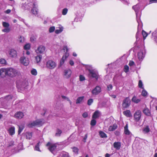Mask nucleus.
I'll list each match as a JSON object with an SVG mask.
<instances>
[{
	"label": "nucleus",
	"mask_w": 157,
	"mask_h": 157,
	"mask_svg": "<svg viewBox=\"0 0 157 157\" xmlns=\"http://www.w3.org/2000/svg\"><path fill=\"white\" fill-rule=\"evenodd\" d=\"M7 75V68H2L0 69V77H4Z\"/></svg>",
	"instance_id": "obj_18"
},
{
	"label": "nucleus",
	"mask_w": 157,
	"mask_h": 157,
	"mask_svg": "<svg viewBox=\"0 0 157 157\" xmlns=\"http://www.w3.org/2000/svg\"><path fill=\"white\" fill-rule=\"evenodd\" d=\"M68 10L67 8L64 9L62 11V13L63 15H65L67 13Z\"/></svg>",
	"instance_id": "obj_52"
},
{
	"label": "nucleus",
	"mask_w": 157,
	"mask_h": 157,
	"mask_svg": "<svg viewBox=\"0 0 157 157\" xmlns=\"http://www.w3.org/2000/svg\"><path fill=\"white\" fill-rule=\"evenodd\" d=\"M72 71L70 69H67L65 70L63 72V76L64 78H69L71 75Z\"/></svg>",
	"instance_id": "obj_9"
},
{
	"label": "nucleus",
	"mask_w": 157,
	"mask_h": 157,
	"mask_svg": "<svg viewBox=\"0 0 157 157\" xmlns=\"http://www.w3.org/2000/svg\"><path fill=\"white\" fill-rule=\"evenodd\" d=\"M107 90L110 91L112 90L113 89V86L112 84H109L107 86Z\"/></svg>",
	"instance_id": "obj_48"
},
{
	"label": "nucleus",
	"mask_w": 157,
	"mask_h": 157,
	"mask_svg": "<svg viewBox=\"0 0 157 157\" xmlns=\"http://www.w3.org/2000/svg\"><path fill=\"white\" fill-rule=\"evenodd\" d=\"M140 4L138 3L136 5L134 6H132V8L135 11L136 16V20L137 22L138 23V28L139 26H140L141 27L142 26V23L140 21V13H139V11L140 10Z\"/></svg>",
	"instance_id": "obj_1"
},
{
	"label": "nucleus",
	"mask_w": 157,
	"mask_h": 157,
	"mask_svg": "<svg viewBox=\"0 0 157 157\" xmlns=\"http://www.w3.org/2000/svg\"><path fill=\"white\" fill-rule=\"evenodd\" d=\"M45 50V47L44 46L40 45L36 50V52L37 53L42 54L44 52Z\"/></svg>",
	"instance_id": "obj_17"
},
{
	"label": "nucleus",
	"mask_w": 157,
	"mask_h": 157,
	"mask_svg": "<svg viewBox=\"0 0 157 157\" xmlns=\"http://www.w3.org/2000/svg\"><path fill=\"white\" fill-rule=\"evenodd\" d=\"M129 69V67L127 65L125 66L124 69V71L126 73H127Z\"/></svg>",
	"instance_id": "obj_51"
},
{
	"label": "nucleus",
	"mask_w": 157,
	"mask_h": 157,
	"mask_svg": "<svg viewBox=\"0 0 157 157\" xmlns=\"http://www.w3.org/2000/svg\"><path fill=\"white\" fill-rule=\"evenodd\" d=\"M26 138L30 140L32 137V134L31 132H26L25 134Z\"/></svg>",
	"instance_id": "obj_32"
},
{
	"label": "nucleus",
	"mask_w": 157,
	"mask_h": 157,
	"mask_svg": "<svg viewBox=\"0 0 157 157\" xmlns=\"http://www.w3.org/2000/svg\"><path fill=\"white\" fill-rule=\"evenodd\" d=\"M93 102V100L92 98L89 99L87 101V104L89 105H90Z\"/></svg>",
	"instance_id": "obj_49"
},
{
	"label": "nucleus",
	"mask_w": 157,
	"mask_h": 157,
	"mask_svg": "<svg viewBox=\"0 0 157 157\" xmlns=\"http://www.w3.org/2000/svg\"><path fill=\"white\" fill-rule=\"evenodd\" d=\"M130 104V101L128 97L126 98L123 101L122 106L124 108L128 107Z\"/></svg>",
	"instance_id": "obj_13"
},
{
	"label": "nucleus",
	"mask_w": 157,
	"mask_h": 157,
	"mask_svg": "<svg viewBox=\"0 0 157 157\" xmlns=\"http://www.w3.org/2000/svg\"><path fill=\"white\" fill-rule=\"evenodd\" d=\"M18 41L21 43H23L25 41V38L24 36H20L18 37Z\"/></svg>",
	"instance_id": "obj_36"
},
{
	"label": "nucleus",
	"mask_w": 157,
	"mask_h": 157,
	"mask_svg": "<svg viewBox=\"0 0 157 157\" xmlns=\"http://www.w3.org/2000/svg\"><path fill=\"white\" fill-rule=\"evenodd\" d=\"M35 60L36 62V63H38L41 60L42 56L40 55H38L35 57Z\"/></svg>",
	"instance_id": "obj_31"
},
{
	"label": "nucleus",
	"mask_w": 157,
	"mask_h": 157,
	"mask_svg": "<svg viewBox=\"0 0 157 157\" xmlns=\"http://www.w3.org/2000/svg\"><path fill=\"white\" fill-rule=\"evenodd\" d=\"M63 27H61L59 28V29H57L55 30V32L56 34H59L61 32L63 31Z\"/></svg>",
	"instance_id": "obj_38"
},
{
	"label": "nucleus",
	"mask_w": 157,
	"mask_h": 157,
	"mask_svg": "<svg viewBox=\"0 0 157 157\" xmlns=\"http://www.w3.org/2000/svg\"><path fill=\"white\" fill-rule=\"evenodd\" d=\"M101 88L99 86H97L92 91V93L93 95H96L101 92Z\"/></svg>",
	"instance_id": "obj_16"
},
{
	"label": "nucleus",
	"mask_w": 157,
	"mask_h": 157,
	"mask_svg": "<svg viewBox=\"0 0 157 157\" xmlns=\"http://www.w3.org/2000/svg\"><path fill=\"white\" fill-rule=\"evenodd\" d=\"M18 88L23 89L25 88L26 86V84L25 81L23 82H17L16 84Z\"/></svg>",
	"instance_id": "obj_14"
},
{
	"label": "nucleus",
	"mask_w": 157,
	"mask_h": 157,
	"mask_svg": "<svg viewBox=\"0 0 157 157\" xmlns=\"http://www.w3.org/2000/svg\"><path fill=\"white\" fill-rule=\"evenodd\" d=\"M117 126L116 124H114L113 126H109V131H111L115 130L117 128Z\"/></svg>",
	"instance_id": "obj_34"
},
{
	"label": "nucleus",
	"mask_w": 157,
	"mask_h": 157,
	"mask_svg": "<svg viewBox=\"0 0 157 157\" xmlns=\"http://www.w3.org/2000/svg\"><path fill=\"white\" fill-rule=\"evenodd\" d=\"M79 80L81 81H82L85 80V77L82 75H80L79 76Z\"/></svg>",
	"instance_id": "obj_56"
},
{
	"label": "nucleus",
	"mask_w": 157,
	"mask_h": 157,
	"mask_svg": "<svg viewBox=\"0 0 157 157\" xmlns=\"http://www.w3.org/2000/svg\"><path fill=\"white\" fill-rule=\"evenodd\" d=\"M100 113L97 110L95 111L93 115L92 116V118H93L96 119L99 117L100 116Z\"/></svg>",
	"instance_id": "obj_25"
},
{
	"label": "nucleus",
	"mask_w": 157,
	"mask_h": 157,
	"mask_svg": "<svg viewBox=\"0 0 157 157\" xmlns=\"http://www.w3.org/2000/svg\"><path fill=\"white\" fill-rule=\"evenodd\" d=\"M11 10L10 9H8L5 11V13H9L11 12Z\"/></svg>",
	"instance_id": "obj_64"
},
{
	"label": "nucleus",
	"mask_w": 157,
	"mask_h": 157,
	"mask_svg": "<svg viewBox=\"0 0 157 157\" xmlns=\"http://www.w3.org/2000/svg\"><path fill=\"white\" fill-rule=\"evenodd\" d=\"M132 100L133 102L136 103H139L140 101V99L137 98L135 96L133 97Z\"/></svg>",
	"instance_id": "obj_33"
},
{
	"label": "nucleus",
	"mask_w": 157,
	"mask_h": 157,
	"mask_svg": "<svg viewBox=\"0 0 157 157\" xmlns=\"http://www.w3.org/2000/svg\"><path fill=\"white\" fill-rule=\"evenodd\" d=\"M48 147L49 150L54 155H55L54 153L57 147L56 144H53L51 142H48L46 145Z\"/></svg>",
	"instance_id": "obj_7"
},
{
	"label": "nucleus",
	"mask_w": 157,
	"mask_h": 157,
	"mask_svg": "<svg viewBox=\"0 0 157 157\" xmlns=\"http://www.w3.org/2000/svg\"><path fill=\"white\" fill-rule=\"evenodd\" d=\"M150 129L149 127V126H147L145 127L144 128L143 130V133L144 134H147L148 133L150 132Z\"/></svg>",
	"instance_id": "obj_28"
},
{
	"label": "nucleus",
	"mask_w": 157,
	"mask_h": 157,
	"mask_svg": "<svg viewBox=\"0 0 157 157\" xmlns=\"http://www.w3.org/2000/svg\"><path fill=\"white\" fill-rule=\"evenodd\" d=\"M31 73L32 75H36L37 74L36 70L35 69H32L31 71Z\"/></svg>",
	"instance_id": "obj_45"
},
{
	"label": "nucleus",
	"mask_w": 157,
	"mask_h": 157,
	"mask_svg": "<svg viewBox=\"0 0 157 157\" xmlns=\"http://www.w3.org/2000/svg\"><path fill=\"white\" fill-rule=\"evenodd\" d=\"M123 114L127 117H130L131 116V113L129 110H127L123 112Z\"/></svg>",
	"instance_id": "obj_27"
},
{
	"label": "nucleus",
	"mask_w": 157,
	"mask_h": 157,
	"mask_svg": "<svg viewBox=\"0 0 157 157\" xmlns=\"http://www.w3.org/2000/svg\"><path fill=\"white\" fill-rule=\"evenodd\" d=\"M113 147L117 150L120 149L121 146V143L120 142H115L113 143Z\"/></svg>",
	"instance_id": "obj_24"
},
{
	"label": "nucleus",
	"mask_w": 157,
	"mask_h": 157,
	"mask_svg": "<svg viewBox=\"0 0 157 157\" xmlns=\"http://www.w3.org/2000/svg\"><path fill=\"white\" fill-rule=\"evenodd\" d=\"M44 124L43 122L41 119L37 120L35 121L30 122L28 124V127L29 128H32L34 126H40Z\"/></svg>",
	"instance_id": "obj_3"
},
{
	"label": "nucleus",
	"mask_w": 157,
	"mask_h": 157,
	"mask_svg": "<svg viewBox=\"0 0 157 157\" xmlns=\"http://www.w3.org/2000/svg\"><path fill=\"white\" fill-rule=\"evenodd\" d=\"M0 63L2 64L5 65L6 63V61L5 59L2 58L0 59Z\"/></svg>",
	"instance_id": "obj_42"
},
{
	"label": "nucleus",
	"mask_w": 157,
	"mask_h": 157,
	"mask_svg": "<svg viewBox=\"0 0 157 157\" xmlns=\"http://www.w3.org/2000/svg\"><path fill=\"white\" fill-rule=\"evenodd\" d=\"M8 146H11L13 145L14 142L13 141L11 140L9 141L8 143Z\"/></svg>",
	"instance_id": "obj_57"
},
{
	"label": "nucleus",
	"mask_w": 157,
	"mask_h": 157,
	"mask_svg": "<svg viewBox=\"0 0 157 157\" xmlns=\"http://www.w3.org/2000/svg\"><path fill=\"white\" fill-rule=\"evenodd\" d=\"M7 75L11 77H14L17 75V71L15 69L9 67L7 68Z\"/></svg>",
	"instance_id": "obj_5"
},
{
	"label": "nucleus",
	"mask_w": 157,
	"mask_h": 157,
	"mask_svg": "<svg viewBox=\"0 0 157 157\" xmlns=\"http://www.w3.org/2000/svg\"><path fill=\"white\" fill-rule=\"evenodd\" d=\"M19 129L18 131V134H20L24 128V126L23 125L19 126Z\"/></svg>",
	"instance_id": "obj_41"
},
{
	"label": "nucleus",
	"mask_w": 157,
	"mask_h": 157,
	"mask_svg": "<svg viewBox=\"0 0 157 157\" xmlns=\"http://www.w3.org/2000/svg\"><path fill=\"white\" fill-rule=\"evenodd\" d=\"M12 96L11 95H8L5 97V99L7 101H9L12 99Z\"/></svg>",
	"instance_id": "obj_50"
},
{
	"label": "nucleus",
	"mask_w": 157,
	"mask_h": 157,
	"mask_svg": "<svg viewBox=\"0 0 157 157\" xmlns=\"http://www.w3.org/2000/svg\"><path fill=\"white\" fill-rule=\"evenodd\" d=\"M96 123V121L95 120L93 119L91 120L90 123L91 125L92 126L95 125Z\"/></svg>",
	"instance_id": "obj_53"
},
{
	"label": "nucleus",
	"mask_w": 157,
	"mask_h": 157,
	"mask_svg": "<svg viewBox=\"0 0 157 157\" xmlns=\"http://www.w3.org/2000/svg\"><path fill=\"white\" fill-rule=\"evenodd\" d=\"M87 138V134H86L85 135V136H84V138H83V140H84V142H86V140Z\"/></svg>",
	"instance_id": "obj_60"
},
{
	"label": "nucleus",
	"mask_w": 157,
	"mask_h": 157,
	"mask_svg": "<svg viewBox=\"0 0 157 157\" xmlns=\"http://www.w3.org/2000/svg\"><path fill=\"white\" fill-rule=\"evenodd\" d=\"M41 143L40 141H39L37 144L35 145L34 147V150L39 151H41L40 149V145Z\"/></svg>",
	"instance_id": "obj_29"
},
{
	"label": "nucleus",
	"mask_w": 157,
	"mask_h": 157,
	"mask_svg": "<svg viewBox=\"0 0 157 157\" xmlns=\"http://www.w3.org/2000/svg\"><path fill=\"white\" fill-rule=\"evenodd\" d=\"M69 63L71 66H72L74 65V63L72 60H71L69 62Z\"/></svg>",
	"instance_id": "obj_63"
},
{
	"label": "nucleus",
	"mask_w": 157,
	"mask_h": 157,
	"mask_svg": "<svg viewBox=\"0 0 157 157\" xmlns=\"http://www.w3.org/2000/svg\"><path fill=\"white\" fill-rule=\"evenodd\" d=\"M138 86L139 88H144V87L143 86V84L141 80H139V81Z\"/></svg>",
	"instance_id": "obj_47"
},
{
	"label": "nucleus",
	"mask_w": 157,
	"mask_h": 157,
	"mask_svg": "<svg viewBox=\"0 0 157 157\" xmlns=\"http://www.w3.org/2000/svg\"><path fill=\"white\" fill-rule=\"evenodd\" d=\"M55 30V27L54 26H52L50 27L49 29V32L50 33H52Z\"/></svg>",
	"instance_id": "obj_54"
},
{
	"label": "nucleus",
	"mask_w": 157,
	"mask_h": 157,
	"mask_svg": "<svg viewBox=\"0 0 157 157\" xmlns=\"http://www.w3.org/2000/svg\"><path fill=\"white\" fill-rule=\"evenodd\" d=\"M9 53L10 57L11 58H15L17 56V52L14 49H10Z\"/></svg>",
	"instance_id": "obj_15"
},
{
	"label": "nucleus",
	"mask_w": 157,
	"mask_h": 157,
	"mask_svg": "<svg viewBox=\"0 0 157 157\" xmlns=\"http://www.w3.org/2000/svg\"><path fill=\"white\" fill-rule=\"evenodd\" d=\"M73 151L76 154H77L78 153V148L74 147L72 148Z\"/></svg>",
	"instance_id": "obj_46"
},
{
	"label": "nucleus",
	"mask_w": 157,
	"mask_h": 157,
	"mask_svg": "<svg viewBox=\"0 0 157 157\" xmlns=\"http://www.w3.org/2000/svg\"><path fill=\"white\" fill-rule=\"evenodd\" d=\"M143 90L142 92V95L143 96L146 97L147 95V91L145 90L144 89H143Z\"/></svg>",
	"instance_id": "obj_43"
},
{
	"label": "nucleus",
	"mask_w": 157,
	"mask_h": 157,
	"mask_svg": "<svg viewBox=\"0 0 157 157\" xmlns=\"http://www.w3.org/2000/svg\"><path fill=\"white\" fill-rule=\"evenodd\" d=\"M84 98V96H83L78 97L76 100V104H78L81 103L83 100Z\"/></svg>",
	"instance_id": "obj_30"
},
{
	"label": "nucleus",
	"mask_w": 157,
	"mask_h": 157,
	"mask_svg": "<svg viewBox=\"0 0 157 157\" xmlns=\"http://www.w3.org/2000/svg\"><path fill=\"white\" fill-rule=\"evenodd\" d=\"M150 3H157V0H150Z\"/></svg>",
	"instance_id": "obj_62"
},
{
	"label": "nucleus",
	"mask_w": 157,
	"mask_h": 157,
	"mask_svg": "<svg viewBox=\"0 0 157 157\" xmlns=\"http://www.w3.org/2000/svg\"><path fill=\"white\" fill-rule=\"evenodd\" d=\"M89 77L90 78H94L96 80H98L99 77L98 71L94 69H89Z\"/></svg>",
	"instance_id": "obj_4"
},
{
	"label": "nucleus",
	"mask_w": 157,
	"mask_h": 157,
	"mask_svg": "<svg viewBox=\"0 0 157 157\" xmlns=\"http://www.w3.org/2000/svg\"><path fill=\"white\" fill-rule=\"evenodd\" d=\"M99 135L102 138H106L107 137L106 135L103 131H100L99 132Z\"/></svg>",
	"instance_id": "obj_35"
},
{
	"label": "nucleus",
	"mask_w": 157,
	"mask_h": 157,
	"mask_svg": "<svg viewBox=\"0 0 157 157\" xmlns=\"http://www.w3.org/2000/svg\"><path fill=\"white\" fill-rule=\"evenodd\" d=\"M2 25L3 27L5 28L4 29L2 30L3 32L8 33L10 31V29L9 27L10 24L9 23L6 22H3Z\"/></svg>",
	"instance_id": "obj_10"
},
{
	"label": "nucleus",
	"mask_w": 157,
	"mask_h": 157,
	"mask_svg": "<svg viewBox=\"0 0 157 157\" xmlns=\"http://www.w3.org/2000/svg\"><path fill=\"white\" fill-rule=\"evenodd\" d=\"M62 133V131L61 130L59 129H57L56 131L55 136H59Z\"/></svg>",
	"instance_id": "obj_37"
},
{
	"label": "nucleus",
	"mask_w": 157,
	"mask_h": 157,
	"mask_svg": "<svg viewBox=\"0 0 157 157\" xmlns=\"http://www.w3.org/2000/svg\"><path fill=\"white\" fill-rule=\"evenodd\" d=\"M20 62L25 66L28 65L29 63V61L28 58L24 56H21L20 59Z\"/></svg>",
	"instance_id": "obj_11"
},
{
	"label": "nucleus",
	"mask_w": 157,
	"mask_h": 157,
	"mask_svg": "<svg viewBox=\"0 0 157 157\" xmlns=\"http://www.w3.org/2000/svg\"><path fill=\"white\" fill-rule=\"evenodd\" d=\"M128 124H127L124 127V133L125 135L129 136L130 137H131L132 136V135L128 130Z\"/></svg>",
	"instance_id": "obj_21"
},
{
	"label": "nucleus",
	"mask_w": 157,
	"mask_h": 157,
	"mask_svg": "<svg viewBox=\"0 0 157 157\" xmlns=\"http://www.w3.org/2000/svg\"><path fill=\"white\" fill-rule=\"evenodd\" d=\"M24 116V114L22 112H17L15 113L14 117L17 119H21Z\"/></svg>",
	"instance_id": "obj_20"
},
{
	"label": "nucleus",
	"mask_w": 157,
	"mask_h": 157,
	"mask_svg": "<svg viewBox=\"0 0 157 157\" xmlns=\"http://www.w3.org/2000/svg\"><path fill=\"white\" fill-rule=\"evenodd\" d=\"M134 64V62L133 61H130L129 63V65L130 66H132Z\"/></svg>",
	"instance_id": "obj_59"
},
{
	"label": "nucleus",
	"mask_w": 157,
	"mask_h": 157,
	"mask_svg": "<svg viewBox=\"0 0 157 157\" xmlns=\"http://www.w3.org/2000/svg\"><path fill=\"white\" fill-rule=\"evenodd\" d=\"M82 117L84 118H86L88 116V113L86 112L84 113L82 115Z\"/></svg>",
	"instance_id": "obj_58"
},
{
	"label": "nucleus",
	"mask_w": 157,
	"mask_h": 157,
	"mask_svg": "<svg viewBox=\"0 0 157 157\" xmlns=\"http://www.w3.org/2000/svg\"><path fill=\"white\" fill-rule=\"evenodd\" d=\"M141 111L139 110L136 111L134 115V120L136 122L139 121L141 118Z\"/></svg>",
	"instance_id": "obj_8"
},
{
	"label": "nucleus",
	"mask_w": 157,
	"mask_h": 157,
	"mask_svg": "<svg viewBox=\"0 0 157 157\" xmlns=\"http://www.w3.org/2000/svg\"><path fill=\"white\" fill-rule=\"evenodd\" d=\"M8 132L9 134L12 136L15 134V128L14 126H11L8 130Z\"/></svg>",
	"instance_id": "obj_23"
},
{
	"label": "nucleus",
	"mask_w": 157,
	"mask_h": 157,
	"mask_svg": "<svg viewBox=\"0 0 157 157\" xmlns=\"http://www.w3.org/2000/svg\"><path fill=\"white\" fill-rule=\"evenodd\" d=\"M68 55L67 54H66L64 55L62 57L60 62V63L59 65V67H61L64 63L65 61L67 58Z\"/></svg>",
	"instance_id": "obj_19"
},
{
	"label": "nucleus",
	"mask_w": 157,
	"mask_h": 157,
	"mask_svg": "<svg viewBox=\"0 0 157 157\" xmlns=\"http://www.w3.org/2000/svg\"><path fill=\"white\" fill-rule=\"evenodd\" d=\"M139 36H140V34H139V32L138 31L137 32V33L136 34V41H138L140 39Z\"/></svg>",
	"instance_id": "obj_55"
},
{
	"label": "nucleus",
	"mask_w": 157,
	"mask_h": 157,
	"mask_svg": "<svg viewBox=\"0 0 157 157\" xmlns=\"http://www.w3.org/2000/svg\"><path fill=\"white\" fill-rule=\"evenodd\" d=\"M151 38L156 43L157 45V29L152 33Z\"/></svg>",
	"instance_id": "obj_22"
},
{
	"label": "nucleus",
	"mask_w": 157,
	"mask_h": 157,
	"mask_svg": "<svg viewBox=\"0 0 157 157\" xmlns=\"http://www.w3.org/2000/svg\"><path fill=\"white\" fill-rule=\"evenodd\" d=\"M143 113L146 115L148 116H150L151 115V113L149 110V109L147 108H145L143 110Z\"/></svg>",
	"instance_id": "obj_26"
},
{
	"label": "nucleus",
	"mask_w": 157,
	"mask_h": 157,
	"mask_svg": "<svg viewBox=\"0 0 157 157\" xmlns=\"http://www.w3.org/2000/svg\"><path fill=\"white\" fill-rule=\"evenodd\" d=\"M27 6L29 9H28L29 10H31L32 13L35 15L38 14V9H37V5L36 3L33 2H30L27 4Z\"/></svg>",
	"instance_id": "obj_2"
},
{
	"label": "nucleus",
	"mask_w": 157,
	"mask_h": 157,
	"mask_svg": "<svg viewBox=\"0 0 157 157\" xmlns=\"http://www.w3.org/2000/svg\"><path fill=\"white\" fill-rule=\"evenodd\" d=\"M62 98L66 99L67 100V101L69 100V99L68 98L64 96H62Z\"/></svg>",
	"instance_id": "obj_61"
},
{
	"label": "nucleus",
	"mask_w": 157,
	"mask_h": 157,
	"mask_svg": "<svg viewBox=\"0 0 157 157\" xmlns=\"http://www.w3.org/2000/svg\"><path fill=\"white\" fill-rule=\"evenodd\" d=\"M21 5V8L23 9L28 10V9H29V8H28L27 6V4H26L25 3H22Z\"/></svg>",
	"instance_id": "obj_40"
},
{
	"label": "nucleus",
	"mask_w": 157,
	"mask_h": 157,
	"mask_svg": "<svg viewBox=\"0 0 157 157\" xmlns=\"http://www.w3.org/2000/svg\"><path fill=\"white\" fill-rule=\"evenodd\" d=\"M24 49L28 50L30 48V44L29 43L26 44L24 47Z\"/></svg>",
	"instance_id": "obj_39"
},
{
	"label": "nucleus",
	"mask_w": 157,
	"mask_h": 157,
	"mask_svg": "<svg viewBox=\"0 0 157 157\" xmlns=\"http://www.w3.org/2000/svg\"><path fill=\"white\" fill-rule=\"evenodd\" d=\"M145 53V50L144 47L142 48V49L138 53V58L140 60H142L144 57Z\"/></svg>",
	"instance_id": "obj_12"
},
{
	"label": "nucleus",
	"mask_w": 157,
	"mask_h": 157,
	"mask_svg": "<svg viewBox=\"0 0 157 157\" xmlns=\"http://www.w3.org/2000/svg\"><path fill=\"white\" fill-rule=\"evenodd\" d=\"M142 35L143 36L144 38V39H145L146 37L148 35V34L146 32H145V31H144V30H143L142 31Z\"/></svg>",
	"instance_id": "obj_44"
},
{
	"label": "nucleus",
	"mask_w": 157,
	"mask_h": 157,
	"mask_svg": "<svg viewBox=\"0 0 157 157\" xmlns=\"http://www.w3.org/2000/svg\"><path fill=\"white\" fill-rule=\"evenodd\" d=\"M56 63L52 60H48L46 62V67L50 69H53L55 68L56 66Z\"/></svg>",
	"instance_id": "obj_6"
}]
</instances>
